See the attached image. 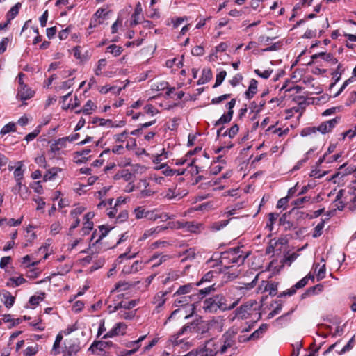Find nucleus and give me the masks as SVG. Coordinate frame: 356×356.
<instances>
[{
  "mask_svg": "<svg viewBox=\"0 0 356 356\" xmlns=\"http://www.w3.org/2000/svg\"><path fill=\"white\" fill-rule=\"evenodd\" d=\"M239 302V298L233 303L228 305L227 299L220 294L216 295L211 298H207L203 302V309L206 312H216L218 309L222 311L231 310Z\"/></svg>",
  "mask_w": 356,
  "mask_h": 356,
  "instance_id": "nucleus-1",
  "label": "nucleus"
},
{
  "mask_svg": "<svg viewBox=\"0 0 356 356\" xmlns=\"http://www.w3.org/2000/svg\"><path fill=\"white\" fill-rule=\"evenodd\" d=\"M248 256V254H242V251L239 247L231 248L221 254L219 264L225 269H228L232 266L233 264H243Z\"/></svg>",
  "mask_w": 356,
  "mask_h": 356,
  "instance_id": "nucleus-2",
  "label": "nucleus"
},
{
  "mask_svg": "<svg viewBox=\"0 0 356 356\" xmlns=\"http://www.w3.org/2000/svg\"><path fill=\"white\" fill-rule=\"evenodd\" d=\"M339 118H335L332 120L322 122L317 127H307L302 130V136H307L312 134H315L317 131L323 134L330 133L337 126V124L339 122Z\"/></svg>",
  "mask_w": 356,
  "mask_h": 356,
  "instance_id": "nucleus-3",
  "label": "nucleus"
},
{
  "mask_svg": "<svg viewBox=\"0 0 356 356\" xmlns=\"http://www.w3.org/2000/svg\"><path fill=\"white\" fill-rule=\"evenodd\" d=\"M188 331L200 334L208 333L210 332L208 321L197 320L189 325H186L179 330V334Z\"/></svg>",
  "mask_w": 356,
  "mask_h": 356,
  "instance_id": "nucleus-4",
  "label": "nucleus"
},
{
  "mask_svg": "<svg viewBox=\"0 0 356 356\" xmlns=\"http://www.w3.org/2000/svg\"><path fill=\"white\" fill-rule=\"evenodd\" d=\"M135 218L137 220L147 219L155 221L157 219L162 218V215L158 213L157 210H149L145 207H138L134 210Z\"/></svg>",
  "mask_w": 356,
  "mask_h": 356,
  "instance_id": "nucleus-5",
  "label": "nucleus"
},
{
  "mask_svg": "<svg viewBox=\"0 0 356 356\" xmlns=\"http://www.w3.org/2000/svg\"><path fill=\"white\" fill-rule=\"evenodd\" d=\"M257 306L256 300L248 301L235 310V317L242 320L249 318L252 312L257 310Z\"/></svg>",
  "mask_w": 356,
  "mask_h": 356,
  "instance_id": "nucleus-6",
  "label": "nucleus"
},
{
  "mask_svg": "<svg viewBox=\"0 0 356 356\" xmlns=\"http://www.w3.org/2000/svg\"><path fill=\"white\" fill-rule=\"evenodd\" d=\"M236 334V332L230 330L223 334V344L221 347H218V351L220 354H224L229 348L232 347L235 344L234 338Z\"/></svg>",
  "mask_w": 356,
  "mask_h": 356,
  "instance_id": "nucleus-7",
  "label": "nucleus"
},
{
  "mask_svg": "<svg viewBox=\"0 0 356 356\" xmlns=\"http://www.w3.org/2000/svg\"><path fill=\"white\" fill-rule=\"evenodd\" d=\"M80 350L79 343L76 340L70 339L65 342V348L63 350L65 356L75 355Z\"/></svg>",
  "mask_w": 356,
  "mask_h": 356,
  "instance_id": "nucleus-8",
  "label": "nucleus"
},
{
  "mask_svg": "<svg viewBox=\"0 0 356 356\" xmlns=\"http://www.w3.org/2000/svg\"><path fill=\"white\" fill-rule=\"evenodd\" d=\"M137 305V301L131 300L130 301L122 300L118 303H114L113 305H109L108 307L109 313L116 312L120 309H130L134 307Z\"/></svg>",
  "mask_w": 356,
  "mask_h": 356,
  "instance_id": "nucleus-9",
  "label": "nucleus"
},
{
  "mask_svg": "<svg viewBox=\"0 0 356 356\" xmlns=\"http://www.w3.org/2000/svg\"><path fill=\"white\" fill-rule=\"evenodd\" d=\"M309 278H312V280L314 279V276H310V275L303 277L302 280H300L299 282H298L294 286H293L291 289H289V290H287L286 291H284L281 294V296H286V295H288V296L293 295L296 293L297 289L303 288L307 284Z\"/></svg>",
  "mask_w": 356,
  "mask_h": 356,
  "instance_id": "nucleus-10",
  "label": "nucleus"
},
{
  "mask_svg": "<svg viewBox=\"0 0 356 356\" xmlns=\"http://www.w3.org/2000/svg\"><path fill=\"white\" fill-rule=\"evenodd\" d=\"M127 329V325L124 323H118L115 326L108 331L104 337V339L113 337L120 334H124Z\"/></svg>",
  "mask_w": 356,
  "mask_h": 356,
  "instance_id": "nucleus-11",
  "label": "nucleus"
},
{
  "mask_svg": "<svg viewBox=\"0 0 356 356\" xmlns=\"http://www.w3.org/2000/svg\"><path fill=\"white\" fill-rule=\"evenodd\" d=\"M35 92L26 85H23L17 89V98L22 101H25L33 97Z\"/></svg>",
  "mask_w": 356,
  "mask_h": 356,
  "instance_id": "nucleus-12",
  "label": "nucleus"
},
{
  "mask_svg": "<svg viewBox=\"0 0 356 356\" xmlns=\"http://www.w3.org/2000/svg\"><path fill=\"white\" fill-rule=\"evenodd\" d=\"M106 349L107 344L106 343H104L103 341L94 342L89 348V350L99 355H104Z\"/></svg>",
  "mask_w": 356,
  "mask_h": 356,
  "instance_id": "nucleus-13",
  "label": "nucleus"
},
{
  "mask_svg": "<svg viewBox=\"0 0 356 356\" xmlns=\"http://www.w3.org/2000/svg\"><path fill=\"white\" fill-rule=\"evenodd\" d=\"M210 331L213 332H221L223 330V321L221 318H213L208 321Z\"/></svg>",
  "mask_w": 356,
  "mask_h": 356,
  "instance_id": "nucleus-14",
  "label": "nucleus"
},
{
  "mask_svg": "<svg viewBox=\"0 0 356 356\" xmlns=\"http://www.w3.org/2000/svg\"><path fill=\"white\" fill-rule=\"evenodd\" d=\"M146 338V335L141 336L137 340L129 341L125 343V346L130 350L132 355L135 353L141 346V342Z\"/></svg>",
  "mask_w": 356,
  "mask_h": 356,
  "instance_id": "nucleus-15",
  "label": "nucleus"
},
{
  "mask_svg": "<svg viewBox=\"0 0 356 356\" xmlns=\"http://www.w3.org/2000/svg\"><path fill=\"white\" fill-rule=\"evenodd\" d=\"M268 328V325L264 323L260 325V327L252 332L249 337L248 339H252V341H256L263 337L264 333L267 331Z\"/></svg>",
  "mask_w": 356,
  "mask_h": 356,
  "instance_id": "nucleus-16",
  "label": "nucleus"
},
{
  "mask_svg": "<svg viewBox=\"0 0 356 356\" xmlns=\"http://www.w3.org/2000/svg\"><path fill=\"white\" fill-rule=\"evenodd\" d=\"M181 334H179V332L176 334L171 337L170 341L174 346H180L181 348L187 350L191 346V343L189 342H184L183 339H179V337Z\"/></svg>",
  "mask_w": 356,
  "mask_h": 356,
  "instance_id": "nucleus-17",
  "label": "nucleus"
},
{
  "mask_svg": "<svg viewBox=\"0 0 356 356\" xmlns=\"http://www.w3.org/2000/svg\"><path fill=\"white\" fill-rule=\"evenodd\" d=\"M107 14L108 13L106 12L105 9H98L94 15V19L92 23L94 24L95 26L102 24Z\"/></svg>",
  "mask_w": 356,
  "mask_h": 356,
  "instance_id": "nucleus-18",
  "label": "nucleus"
},
{
  "mask_svg": "<svg viewBox=\"0 0 356 356\" xmlns=\"http://www.w3.org/2000/svg\"><path fill=\"white\" fill-rule=\"evenodd\" d=\"M321 58L323 60L330 63L331 65H335L337 63V60L334 58L332 54H325L324 52H320L318 54H316L312 56V59Z\"/></svg>",
  "mask_w": 356,
  "mask_h": 356,
  "instance_id": "nucleus-19",
  "label": "nucleus"
},
{
  "mask_svg": "<svg viewBox=\"0 0 356 356\" xmlns=\"http://www.w3.org/2000/svg\"><path fill=\"white\" fill-rule=\"evenodd\" d=\"M66 147V142L64 139V138H61L56 140L55 142L52 143L50 145V150L53 153H56L62 148H64Z\"/></svg>",
  "mask_w": 356,
  "mask_h": 356,
  "instance_id": "nucleus-20",
  "label": "nucleus"
},
{
  "mask_svg": "<svg viewBox=\"0 0 356 356\" xmlns=\"http://www.w3.org/2000/svg\"><path fill=\"white\" fill-rule=\"evenodd\" d=\"M212 78V72L209 68H204L202 70V76L197 81L198 85L204 84L209 82Z\"/></svg>",
  "mask_w": 356,
  "mask_h": 356,
  "instance_id": "nucleus-21",
  "label": "nucleus"
},
{
  "mask_svg": "<svg viewBox=\"0 0 356 356\" xmlns=\"http://www.w3.org/2000/svg\"><path fill=\"white\" fill-rule=\"evenodd\" d=\"M287 218L288 213H284L279 219V225L282 226L284 230H290L294 228L293 223L290 222Z\"/></svg>",
  "mask_w": 356,
  "mask_h": 356,
  "instance_id": "nucleus-22",
  "label": "nucleus"
},
{
  "mask_svg": "<svg viewBox=\"0 0 356 356\" xmlns=\"http://www.w3.org/2000/svg\"><path fill=\"white\" fill-rule=\"evenodd\" d=\"M257 81L252 79L248 87V90L245 92L246 97L251 99L257 92Z\"/></svg>",
  "mask_w": 356,
  "mask_h": 356,
  "instance_id": "nucleus-23",
  "label": "nucleus"
},
{
  "mask_svg": "<svg viewBox=\"0 0 356 356\" xmlns=\"http://www.w3.org/2000/svg\"><path fill=\"white\" fill-rule=\"evenodd\" d=\"M344 70L342 68V65L339 64L337 65V68L335 71L332 73V78L334 79V81L330 84V89H332L335 84L340 80L341 76L343 74Z\"/></svg>",
  "mask_w": 356,
  "mask_h": 356,
  "instance_id": "nucleus-24",
  "label": "nucleus"
},
{
  "mask_svg": "<svg viewBox=\"0 0 356 356\" xmlns=\"http://www.w3.org/2000/svg\"><path fill=\"white\" fill-rule=\"evenodd\" d=\"M323 290V286L322 284H316L314 286L309 287L307 290L302 295V298H305L312 294H316L321 292Z\"/></svg>",
  "mask_w": 356,
  "mask_h": 356,
  "instance_id": "nucleus-25",
  "label": "nucleus"
},
{
  "mask_svg": "<svg viewBox=\"0 0 356 356\" xmlns=\"http://www.w3.org/2000/svg\"><path fill=\"white\" fill-rule=\"evenodd\" d=\"M24 282H26V280L22 276L17 277H12L9 278L8 281L6 283V286L8 287L13 288L18 286Z\"/></svg>",
  "mask_w": 356,
  "mask_h": 356,
  "instance_id": "nucleus-26",
  "label": "nucleus"
},
{
  "mask_svg": "<svg viewBox=\"0 0 356 356\" xmlns=\"http://www.w3.org/2000/svg\"><path fill=\"white\" fill-rule=\"evenodd\" d=\"M143 9L140 3H138L135 8L134 13L132 15L133 21L131 22V26L138 24L140 21V15L142 13Z\"/></svg>",
  "mask_w": 356,
  "mask_h": 356,
  "instance_id": "nucleus-27",
  "label": "nucleus"
},
{
  "mask_svg": "<svg viewBox=\"0 0 356 356\" xmlns=\"http://www.w3.org/2000/svg\"><path fill=\"white\" fill-rule=\"evenodd\" d=\"M63 340V335L61 333L57 334L56 340L54 343L53 348L51 349V354L56 355L60 353V344Z\"/></svg>",
  "mask_w": 356,
  "mask_h": 356,
  "instance_id": "nucleus-28",
  "label": "nucleus"
},
{
  "mask_svg": "<svg viewBox=\"0 0 356 356\" xmlns=\"http://www.w3.org/2000/svg\"><path fill=\"white\" fill-rule=\"evenodd\" d=\"M341 156L339 154H337L332 155L331 156H328L327 154L325 153L319 160L316 162L317 165H320L323 162L326 161L327 163H332L333 161H337V159Z\"/></svg>",
  "mask_w": 356,
  "mask_h": 356,
  "instance_id": "nucleus-29",
  "label": "nucleus"
},
{
  "mask_svg": "<svg viewBox=\"0 0 356 356\" xmlns=\"http://www.w3.org/2000/svg\"><path fill=\"white\" fill-rule=\"evenodd\" d=\"M97 108L96 105L92 100H88L82 108V113L84 115L91 114Z\"/></svg>",
  "mask_w": 356,
  "mask_h": 356,
  "instance_id": "nucleus-30",
  "label": "nucleus"
},
{
  "mask_svg": "<svg viewBox=\"0 0 356 356\" xmlns=\"http://www.w3.org/2000/svg\"><path fill=\"white\" fill-rule=\"evenodd\" d=\"M167 229H168V227H161V226H157L156 227L151 228L149 229L146 230L144 232V234L143 235V238L145 239V238L149 237L150 236H152V234H154V233H160L161 232L164 231Z\"/></svg>",
  "mask_w": 356,
  "mask_h": 356,
  "instance_id": "nucleus-31",
  "label": "nucleus"
},
{
  "mask_svg": "<svg viewBox=\"0 0 356 356\" xmlns=\"http://www.w3.org/2000/svg\"><path fill=\"white\" fill-rule=\"evenodd\" d=\"M179 277V273L177 270H171L166 274L165 278L162 281L163 284L168 282L177 280Z\"/></svg>",
  "mask_w": 356,
  "mask_h": 356,
  "instance_id": "nucleus-32",
  "label": "nucleus"
},
{
  "mask_svg": "<svg viewBox=\"0 0 356 356\" xmlns=\"http://www.w3.org/2000/svg\"><path fill=\"white\" fill-rule=\"evenodd\" d=\"M232 117L233 114H232V112H227V113L223 114L217 121H216L214 125L217 127L222 124L228 123L232 120Z\"/></svg>",
  "mask_w": 356,
  "mask_h": 356,
  "instance_id": "nucleus-33",
  "label": "nucleus"
},
{
  "mask_svg": "<svg viewBox=\"0 0 356 356\" xmlns=\"http://www.w3.org/2000/svg\"><path fill=\"white\" fill-rule=\"evenodd\" d=\"M193 289V284L191 283L181 286L178 290L175 293L174 296L176 295H184L189 293Z\"/></svg>",
  "mask_w": 356,
  "mask_h": 356,
  "instance_id": "nucleus-34",
  "label": "nucleus"
},
{
  "mask_svg": "<svg viewBox=\"0 0 356 356\" xmlns=\"http://www.w3.org/2000/svg\"><path fill=\"white\" fill-rule=\"evenodd\" d=\"M133 284L127 282L125 281H120L115 284V289H113L111 293H113L115 291H126L128 290L132 286Z\"/></svg>",
  "mask_w": 356,
  "mask_h": 356,
  "instance_id": "nucleus-35",
  "label": "nucleus"
},
{
  "mask_svg": "<svg viewBox=\"0 0 356 356\" xmlns=\"http://www.w3.org/2000/svg\"><path fill=\"white\" fill-rule=\"evenodd\" d=\"M3 298L5 299L4 300V305L7 308L11 307L14 302L15 298L11 295V293L9 291H5L3 293Z\"/></svg>",
  "mask_w": 356,
  "mask_h": 356,
  "instance_id": "nucleus-36",
  "label": "nucleus"
},
{
  "mask_svg": "<svg viewBox=\"0 0 356 356\" xmlns=\"http://www.w3.org/2000/svg\"><path fill=\"white\" fill-rule=\"evenodd\" d=\"M19 165L14 171V177L16 181H22L24 178V170L22 169L23 165L22 161L17 163Z\"/></svg>",
  "mask_w": 356,
  "mask_h": 356,
  "instance_id": "nucleus-37",
  "label": "nucleus"
},
{
  "mask_svg": "<svg viewBox=\"0 0 356 356\" xmlns=\"http://www.w3.org/2000/svg\"><path fill=\"white\" fill-rule=\"evenodd\" d=\"M222 270L220 269L219 271H217V270H210L209 272H207L201 279V280L197 283V286L200 285V283L202 282H210L212 278L215 276V275H217L218 273H220V272H222Z\"/></svg>",
  "mask_w": 356,
  "mask_h": 356,
  "instance_id": "nucleus-38",
  "label": "nucleus"
},
{
  "mask_svg": "<svg viewBox=\"0 0 356 356\" xmlns=\"http://www.w3.org/2000/svg\"><path fill=\"white\" fill-rule=\"evenodd\" d=\"M278 216L279 214L276 213H268V220L266 223V228H268L270 232L273 231V225L277 221Z\"/></svg>",
  "mask_w": 356,
  "mask_h": 356,
  "instance_id": "nucleus-39",
  "label": "nucleus"
},
{
  "mask_svg": "<svg viewBox=\"0 0 356 356\" xmlns=\"http://www.w3.org/2000/svg\"><path fill=\"white\" fill-rule=\"evenodd\" d=\"M192 296H182L175 301V307H181L188 305L191 301Z\"/></svg>",
  "mask_w": 356,
  "mask_h": 356,
  "instance_id": "nucleus-40",
  "label": "nucleus"
},
{
  "mask_svg": "<svg viewBox=\"0 0 356 356\" xmlns=\"http://www.w3.org/2000/svg\"><path fill=\"white\" fill-rule=\"evenodd\" d=\"M168 293V291L159 292L154 297V302L157 304L158 307H161L165 302V296Z\"/></svg>",
  "mask_w": 356,
  "mask_h": 356,
  "instance_id": "nucleus-41",
  "label": "nucleus"
},
{
  "mask_svg": "<svg viewBox=\"0 0 356 356\" xmlns=\"http://www.w3.org/2000/svg\"><path fill=\"white\" fill-rule=\"evenodd\" d=\"M21 6V4L19 3H16L14 6L11 8V9L8 11L7 14L8 17V22H10V21L13 19H14L16 15L19 13V7Z\"/></svg>",
  "mask_w": 356,
  "mask_h": 356,
  "instance_id": "nucleus-42",
  "label": "nucleus"
},
{
  "mask_svg": "<svg viewBox=\"0 0 356 356\" xmlns=\"http://www.w3.org/2000/svg\"><path fill=\"white\" fill-rule=\"evenodd\" d=\"M60 170L58 168H52L49 169L47 172L44 175V181H47L54 179L55 176L58 174Z\"/></svg>",
  "mask_w": 356,
  "mask_h": 356,
  "instance_id": "nucleus-43",
  "label": "nucleus"
},
{
  "mask_svg": "<svg viewBox=\"0 0 356 356\" xmlns=\"http://www.w3.org/2000/svg\"><path fill=\"white\" fill-rule=\"evenodd\" d=\"M200 224H195L194 222L185 221L184 229L190 232H196L199 229Z\"/></svg>",
  "mask_w": 356,
  "mask_h": 356,
  "instance_id": "nucleus-44",
  "label": "nucleus"
},
{
  "mask_svg": "<svg viewBox=\"0 0 356 356\" xmlns=\"http://www.w3.org/2000/svg\"><path fill=\"white\" fill-rule=\"evenodd\" d=\"M106 52H109L114 56H118L122 52V48L115 44H111L107 47Z\"/></svg>",
  "mask_w": 356,
  "mask_h": 356,
  "instance_id": "nucleus-45",
  "label": "nucleus"
},
{
  "mask_svg": "<svg viewBox=\"0 0 356 356\" xmlns=\"http://www.w3.org/2000/svg\"><path fill=\"white\" fill-rule=\"evenodd\" d=\"M155 122H156V120H154L152 121L145 122L144 124H141L140 125V128L131 131L130 134L133 135V136H136L140 133V131H142L143 129L147 128V127L152 126V124H154Z\"/></svg>",
  "mask_w": 356,
  "mask_h": 356,
  "instance_id": "nucleus-46",
  "label": "nucleus"
},
{
  "mask_svg": "<svg viewBox=\"0 0 356 356\" xmlns=\"http://www.w3.org/2000/svg\"><path fill=\"white\" fill-rule=\"evenodd\" d=\"M264 291L268 292L270 296H275L277 291V284L267 282L266 284Z\"/></svg>",
  "mask_w": 356,
  "mask_h": 356,
  "instance_id": "nucleus-47",
  "label": "nucleus"
},
{
  "mask_svg": "<svg viewBox=\"0 0 356 356\" xmlns=\"http://www.w3.org/2000/svg\"><path fill=\"white\" fill-rule=\"evenodd\" d=\"M325 226V221L321 220V222H319L316 227L314 228L312 236L314 238H317L322 234V230Z\"/></svg>",
  "mask_w": 356,
  "mask_h": 356,
  "instance_id": "nucleus-48",
  "label": "nucleus"
},
{
  "mask_svg": "<svg viewBox=\"0 0 356 356\" xmlns=\"http://www.w3.org/2000/svg\"><path fill=\"white\" fill-rule=\"evenodd\" d=\"M15 131V124L13 122H9L8 124H6L3 127V128L1 129L0 134L1 135H5L6 134H8L11 131Z\"/></svg>",
  "mask_w": 356,
  "mask_h": 356,
  "instance_id": "nucleus-49",
  "label": "nucleus"
},
{
  "mask_svg": "<svg viewBox=\"0 0 356 356\" xmlns=\"http://www.w3.org/2000/svg\"><path fill=\"white\" fill-rule=\"evenodd\" d=\"M229 220H224L221 221L215 222L212 224L211 228L213 230L219 231L229 223Z\"/></svg>",
  "mask_w": 356,
  "mask_h": 356,
  "instance_id": "nucleus-50",
  "label": "nucleus"
},
{
  "mask_svg": "<svg viewBox=\"0 0 356 356\" xmlns=\"http://www.w3.org/2000/svg\"><path fill=\"white\" fill-rule=\"evenodd\" d=\"M167 154L168 153L165 151V149H163L161 154L154 155L152 156V161L156 164L160 163L163 159H166L168 158Z\"/></svg>",
  "mask_w": 356,
  "mask_h": 356,
  "instance_id": "nucleus-51",
  "label": "nucleus"
},
{
  "mask_svg": "<svg viewBox=\"0 0 356 356\" xmlns=\"http://www.w3.org/2000/svg\"><path fill=\"white\" fill-rule=\"evenodd\" d=\"M226 76H227L226 71L222 70V71L220 72L216 75V83L213 87L216 88V87L219 86L220 85H221V83L223 82L224 79H225Z\"/></svg>",
  "mask_w": 356,
  "mask_h": 356,
  "instance_id": "nucleus-52",
  "label": "nucleus"
},
{
  "mask_svg": "<svg viewBox=\"0 0 356 356\" xmlns=\"http://www.w3.org/2000/svg\"><path fill=\"white\" fill-rule=\"evenodd\" d=\"M355 335L349 340L348 343L339 351V355H342L350 350L354 346Z\"/></svg>",
  "mask_w": 356,
  "mask_h": 356,
  "instance_id": "nucleus-53",
  "label": "nucleus"
},
{
  "mask_svg": "<svg viewBox=\"0 0 356 356\" xmlns=\"http://www.w3.org/2000/svg\"><path fill=\"white\" fill-rule=\"evenodd\" d=\"M118 315L120 318L126 319V320H131L132 319L134 316L135 313L134 312H127V311H120L118 312Z\"/></svg>",
  "mask_w": 356,
  "mask_h": 356,
  "instance_id": "nucleus-54",
  "label": "nucleus"
},
{
  "mask_svg": "<svg viewBox=\"0 0 356 356\" xmlns=\"http://www.w3.org/2000/svg\"><path fill=\"white\" fill-rule=\"evenodd\" d=\"M26 230L27 233L25 236L26 241L27 242L31 243V241L35 238L36 234L33 232V227L31 225H29Z\"/></svg>",
  "mask_w": 356,
  "mask_h": 356,
  "instance_id": "nucleus-55",
  "label": "nucleus"
},
{
  "mask_svg": "<svg viewBox=\"0 0 356 356\" xmlns=\"http://www.w3.org/2000/svg\"><path fill=\"white\" fill-rule=\"evenodd\" d=\"M239 127L238 124H235L232 125L229 129H227V134L229 138H233L238 132Z\"/></svg>",
  "mask_w": 356,
  "mask_h": 356,
  "instance_id": "nucleus-56",
  "label": "nucleus"
},
{
  "mask_svg": "<svg viewBox=\"0 0 356 356\" xmlns=\"http://www.w3.org/2000/svg\"><path fill=\"white\" fill-rule=\"evenodd\" d=\"M85 211V208L83 207H78L70 212V216L72 218H79V216L81 215Z\"/></svg>",
  "mask_w": 356,
  "mask_h": 356,
  "instance_id": "nucleus-57",
  "label": "nucleus"
},
{
  "mask_svg": "<svg viewBox=\"0 0 356 356\" xmlns=\"http://www.w3.org/2000/svg\"><path fill=\"white\" fill-rule=\"evenodd\" d=\"M273 72V70H266L261 72L259 70H254V73L263 79H268Z\"/></svg>",
  "mask_w": 356,
  "mask_h": 356,
  "instance_id": "nucleus-58",
  "label": "nucleus"
},
{
  "mask_svg": "<svg viewBox=\"0 0 356 356\" xmlns=\"http://www.w3.org/2000/svg\"><path fill=\"white\" fill-rule=\"evenodd\" d=\"M184 222L185 221H176V222H170L168 223V226L172 229H184Z\"/></svg>",
  "mask_w": 356,
  "mask_h": 356,
  "instance_id": "nucleus-59",
  "label": "nucleus"
},
{
  "mask_svg": "<svg viewBox=\"0 0 356 356\" xmlns=\"http://www.w3.org/2000/svg\"><path fill=\"white\" fill-rule=\"evenodd\" d=\"M93 228L92 222H84L83 227L82 228L83 235L88 234L90 231Z\"/></svg>",
  "mask_w": 356,
  "mask_h": 356,
  "instance_id": "nucleus-60",
  "label": "nucleus"
},
{
  "mask_svg": "<svg viewBox=\"0 0 356 356\" xmlns=\"http://www.w3.org/2000/svg\"><path fill=\"white\" fill-rule=\"evenodd\" d=\"M231 97V94H225L218 97L213 98L211 100V104H218L220 103L222 101L229 99Z\"/></svg>",
  "mask_w": 356,
  "mask_h": 356,
  "instance_id": "nucleus-61",
  "label": "nucleus"
},
{
  "mask_svg": "<svg viewBox=\"0 0 356 356\" xmlns=\"http://www.w3.org/2000/svg\"><path fill=\"white\" fill-rule=\"evenodd\" d=\"M128 132L127 131H124L121 134H115L113 138L115 142L120 143L124 142V139L127 137Z\"/></svg>",
  "mask_w": 356,
  "mask_h": 356,
  "instance_id": "nucleus-62",
  "label": "nucleus"
},
{
  "mask_svg": "<svg viewBox=\"0 0 356 356\" xmlns=\"http://www.w3.org/2000/svg\"><path fill=\"white\" fill-rule=\"evenodd\" d=\"M128 216H129L128 212L126 210H124V211H120L118 214V216L115 218L118 222H124L126 220H127Z\"/></svg>",
  "mask_w": 356,
  "mask_h": 356,
  "instance_id": "nucleus-63",
  "label": "nucleus"
},
{
  "mask_svg": "<svg viewBox=\"0 0 356 356\" xmlns=\"http://www.w3.org/2000/svg\"><path fill=\"white\" fill-rule=\"evenodd\" d=\"M243 79L241 74H236L232 79L229 80V83L233 86H237Z\"/></svg>",
  "mask_w": 356,
  "mask_h": 356,
  "instance_id": "nucleus-64",
  "label": "nucleus"
}]
</instances>
